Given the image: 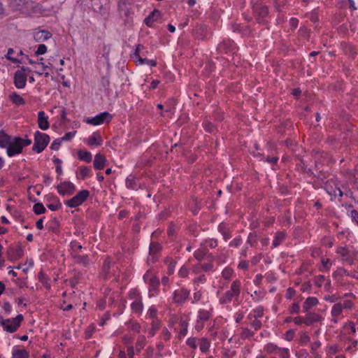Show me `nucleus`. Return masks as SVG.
Masks as SVG:
<instances>
[{
    "label": "nucleus",
    "mask_w": 358,
    "mask_h": 358,
    "mask_svg": "<svg viewBox=\"0 0 358 358\" xmlns=\"http://www.w3.org/2000/svg\"><path fill=\"white\" fill-rule=\"evenodd\" d=\"M162 248L161 245L156 242H152L150 244L149 248V256L148 257V263H153L156 261L157 257L156 255L159 252Z\"/></svg>",
    "instance_id": "nucleus-17"
},
{
    "label": "nucleus",
    "mask_w": 358,
    "mask_h": 358,
    "mask_svg": "<svg viewBox=\"0 0 358 358\" xmlns=\"http://www.w3.org/2000/svg\"><path fill=\"white\" fill-rule=\"evenodd\" d=\"M196 341H197L196 338L190 337L187 340L186 343L189 347H190L193 349H196L197 348Z\"/></svg>",
    "instance_id": "nucleus-54"
},
{
    "label": "nucleus",
    "mask_w": 358,
    "mask_h": 358,
    "mask_svg": "<svg viewBox=\"0 0 358 358\" xmlns=\"http://www.w3.org/2000/svg\"><path fill=\"white\" fill-rule=\"evenodd\" d=\"M233 45L234 42L232 41L226 40L219 45L218 49L220 52H227L228 49L231 48L233 46Z\"/></svg>",
    "instance_id": "nucleus-37"
},
{
    "label": "nucleus",
    "mask_w": 358,
    "mask_h": 358,
    "mask_svg": "<svg viewBox=\"0 0 358 358\" xmlns=\"http://www.w3.org/2000/svg\"><path fill=\"white\" fill-rule=\"evenodd\" d=\"M212 313L213 308L211 307L200 308L198 310L197 318L194 325V329L196 331L199 332L203 329L205 322L211 317Z\"/></svg>",
    "instance_id": "nucleus-6"
},
{
    "label": "nucleus",
    "mask_w": 358,
    "mask_h": 358,
    "mask_svg": "<svg viewBox=\"0 0 358 358\" xmlns=\"http://www.w3.org/2000/svg\"><path fill=\"white\" fill-rule=\"evenodd\" d=\"M162 17V13L159 10L155 9L150 14L145 18L144 22L150 27H152L155 22L158 21Z\"/></svg>",
    "instance_id": "nucleus-19"
},
{
    "label": "nucleus",
    "mask_w": 358,
    "mask_h": 358,
    "mask_svg": "<svg viewBox=\"0 0 358 358\" xmlns=\"http://www.w3.org/2000/svg\"><path fill=\"white\" fill-rule=\"evenodd\" d=\"M247 243L252 247H256L257 244V235L254 233H250L248 237Z\"/></svg>",
    "instance_id": "nucleus-49"
},
{
    "label": "nucleus",
    "mask_w": 358,
    "mask_h": 358,
    "mask_svg": "<svg viewBox=\"0 0 358 358\" xmlns=\"http://www.w3.org/2000/svg\"><path fill=\"white\" fill-rule=\"evenodd\" d=\"M118 9L120 11L123 12L126 16L129 15V9L127 8V5L124 2L118 4Z\"/></svg>",
    "instance_id": "nucleus-63"
},
{
    "label": "nucleus",
    "mask_w": 358,
    "mask_h": 358,
    "mask_svg": "<svg viewBox=\"0 0 358 358\" xmlns=\"http://www.w3.org/2000/svg\"><path fill=\"white\" fill-rule=\"evenodd\" d=\"M13 52L14 50L13 48H9L8 50L7 55H6V59L11 61L13 63H20V61L17 57H14L12 56Z\"/></svg>",
    "instance_id": "nucleus-51"
},
{
    "label": "nucleus",
    "mask_w": 358,
    "mask_h": 358,
    "mask_svg": "<svg viewBox=\"0 0 358 358\" xmlns=\"http://www.w3.org/2000/svg\"><path fill=\"white\" fill-rule=\"evenodd\" d=\"M353 306V302L350 299L334 303L331 310V321L335 324L338 323L343 318V312L351 310Z\"/></svg>",
    "instance_id": "nucleus-3"
},
{
    "label": "nucleus",
    "mask_w": 358,
    "mask_h": 358,
    "mask_svg": "<svg viewBox=\"0 0 358 358\" xmlns=\"http://www.w3.org/2000/svg\"><path fill=\"white\" fill-rule=\"evenodd\" d=\"M319 303L318 299L314 296L308 297L303 304V310L304 313H307L310 308L316 306Z\"/></svg>",
    "instance_id": "nucleus-24"
},
{
    "label": "nucleus",
    "mask_w": 358,
    "mask_h": 358,
    "mask_svg": "<svg viewBox=\"0 0 358 358\" xmlns=\"http://www.w3.org/2000/svg\"><path fill=\"white\" fill-rule=\"evenodd\" d=\"M11 136L7 134L3 130L0 131V148H7L11 140Z\"/></svg>",
    "instance_id": "nucleus-27"
},
{
    "label": "nucleus",
    "mask_w": 358,
    "mask_h": 358,
    "mask_svg": "<svg viewBox=\"0 0 358 358\" xmlns=\"http://www.w3.org/2000/svg\"><path fill=\"white\" fill-rule=\"evenodd\" d=\"M71 248L73 253L77 254L78 250H80L82 249V245L79 243L73 241L71 243Z\"/></svg>",
    "instance_id": "nucleus-60"
},
{
    "label": "nucleus",
    "mask_w": 358,
    "mask_h": 358,
    "mask_svg": "<svg viewBox=\"0 0 358 358\" xmlns=\"http://www.w3.org/2000/svg\"><path fill=\"white\" fill-rule=\"evenodd\" d=\"M264 350L268 355L277 354L279 347L273 343H268L264 346Z\"/></svg>",
    "instance_id": "nucleus-36"
},
{
    "label": "nucleus",
    "mask_w": 358,
    "mask_h": 358,
    "mask_svg": "<svg viewBox=\"0 0 358 358\" xmlns=\"http://www.w3.org/2000/svg\"><path fill=\"white\" fill-rule=\"evenodd\" d=\"M180 326L181 329L179 332V335L180 336H185L187 333L188 322L184 320H180Z\"/></svg>",
    "instance_id": "nucleus-44"
},
{
    "label": "nucleus",
    "mask_w": 358,
    "mask_h": 358,
    "mask_svg": "<svg viewBox=\"0 0 358 358\" xmlns=\"http://www.w3.org/2000/svg\"><path fill=\"white\" fill-rule=\"evenodd\" d=\"M218 230L222 234L225 241H227L231 238V234L227 224L221 223L218 226Z\"/></svg>",
    "instance_id": "nucleus-30"
},
{
    "label": "nucleus",
    "mask_w": 358,
    "mask_h": 358,
    "mask_svg": "<svg viewBox=\"0 0 358 358\" xmlns=\"http://www.w3.org/2000/svg\"><path fill=\"white\" fill-rule=\"evenodd\" d=\"M190 292L185 287L176 289L172 294L173 302L178 304H183L189 298Z\"/></svg>",
    "instance_id": "nucleus-10"
},
{
    "label": "nucleus",
    "mask_w": 358,
    "mask_h": 358,
    "mask_svg": "<svg viewBox=\"0 0 358 358\" xmlns=\"http://www.w3.org/2000/svg\"><path fill=\"white\" fill-rule=\"evenodd\" d=\"M12 358H29V353L26 350H15L13 352Z\"/></svg>",
    "instance_id": "nucleus-40"
},
{
    "label": "nucleus",
    "mask_w": 358,
    "mask_h": 358,
    "mask_svg": "<svg viewBox=\"0 0 358 358\" xmlns=\"http://www.w3.org/2000/svg\"><path fill=\"white\" fill-rule=\"evenodd\" d=\"M144 48L143 45L138 44L136 45V48L135 50V52L134 53V58L135 59L136 63L137 64H148L150 66H155L157 65V62L152 59H148L145 58H143L140 56V53L141 50Z\"/></svg>",
    "instance_id": "nucleus-13"
},
{
    "label": "nucleus",
    "mask_w": 358,
    "mask_h": 358,
    "mask_svg": "<svg viewBox=\"0 0 358 358\" xmlns=\"http://www.w3.org/2000/svg\"><path fill=\"white\" fill-rule=\"evenodd\" d=\"M90 192L84 189L77 193L73 198L64 201V204L69 208H76L83 203L89 197Z\"/></svg>",
    "instance_id": "nucleus-7"
},
{
    "label": "nucleus",
    "mask_w": 358,
    "mask_h": 358,
    "mask_svg": "<svg viewBox=\"0 0 358 358\" xmlns=\"http://www.w3.org/2000/svg\"><path fill=\"white\" fill-rule=\"evenodd\" d=\"M250 326L255 329V330H258L262 327V322L258 319H252L250 320Z\"/></svg>",
    "instance_id": "nucleus-57"
},
{
    "label": "nucleus",
    "mask_w": 358,
    "mask_h": 358,
    "mask_svg": "<svg viewBox=\"0 0 358 358\" xmlns=\"http://www.w3.org/2000/svg\"><path fill=\"white\" fill-rule=\"evenodd\" d=\"M206 255H207V250L205 248H200L197 249L194 253V257L198 261L203 260L205 258V257L206 256Z\"/></svg>",
    "instance_id": "nucleus-38"
},
{
    "label": "nucleus",
    "mask_w": 358,
    "mask_h": 358,
    "mask_svg": "<svg viewBox=\"0 0 358 358\" xmlns=\"http://www.w3.org/2000/svg\"><path fill=\"white\" fill-rule=\"evenodd\" d=\"M50 140V138L48 134L38 131H36L34 134V143L32 150L37 153H41L48 145Z\"/></svg>",
    "instance_id": "nucleus-5"
},
{
    "label": "nucleus",
    "mask_w": 358,
    "mask_h": 358,
    "mask_svg": "<svg viewBox=\"0 0 358 358\" xmlns=\"http://www.w3.org/2000/svg\"><path fill=\"white\" fill-rule=\"evenodd\" d=\"M113 115L108 112H103L92 117H87L85 121L87 124L97 126L111 121Z\"/></svg>",
    "instance_id": "nucleus-8"
},
{
    "label": "nucleus",
    "mask_w": 358,
    "mask_h": 358,
    "mask_svg": "<svg viewBox=\"0 0 358 358\" xmlns=\"http://www.w3.org/2000/svg\"><path fill=\"white\" fill-rule=\"evenodd\" d=\"M126 186L130 189H135L137 186L136 178L132 175H129L126 179Z\"/></svg>",
    "instance_id": "nucleus-42"
},
{
    "label": "nucleus",
    "mask_w": 358,
    "mask_h": 358,
    "mask_svg": "<svg viewBox=\"0 0 358 358\" xmlns=\"http://www.w3.org/2000/svg\"><path fill=\"white\" fill-rule=\"evenodd\" d=\"M144 281L149 285V292L155 291L159 285V279L155 276L150 271H148L143 275Z\"/></svg>",
    "instance_id": "nucleus-14"
},
{
    "label": "nucleus",
    "mask_w": 358,
    "mask_h": 358,
    "mask_svg": "<svg viewBox=\"0 0 358 358\" xmlns=\"http://www.w3.org/2000/svg\"><path fill=\"white\" fill-rule=\"evenodd\" d=\"M306 317V325L310 326L313 323L320 322L322 320V317L313 312H307L305 316Z\"/></svg>",
    "instance_id": "nucleus-20"
},
{
    "label": "nucleus",
    "mask_w": 358,
    "mask_h": 358,
    "mask_svg": "<svg viewBox=\"0 0 358 358\" xmlns=\"http://www.w3.org/2000/svg\"><path fill=\"white\" fill-rule=\"evenodd\" d=\"M285 237V234L282 231H278L275 236L273 241V247L276 248L281 244V243L284 241Z\"/></svg>",
    "instance_id": "nucleus-32"
},
{
    "label": "nucleus",
    "mask_w": 358,
    "mask_h": 358,
    "mask_svg": "<svg viewBox=\"0 0 358 358\" xmlns=\"http://www.w3.org/2000/svg\"><path fill=\"white\" fill-rule=\"evenodd\" d=\"M31 143L30 139H24L20 137L12 138L9 145L6 148L7 155L13 157L22 152L23 148L29 145Z\"/></svg>",
    "instance_id": "nucleus-4"
},
{
    "label": "nucleus",
    "mask_w": 358,
    "mask_h": 358,
    "mask_svg": "<svg viewBox=\"0 0 358 358\" xmlns=\"http://www.w3.org/2000/svg\"><path fill=\"white\" fill-rule=\"evenodd\" d=\"M48 117L44 111H39L38 113V127L42 130H46L49 128Z\"/></svg>",
    "instance_id": "nucleus-22"
},
{
    "label": "nucleus",
    "mask_w": 358,
    "mask_h": 358,
    "mask_svg": "<svg viewBox=\"0 0 358 358\" xmlns=\"http://www.w3.org/2000/svg\"><path fill=\"white\" fill-rule=\"evenodd\" d=\"M146 344V338L144 335H140L136 343V349L138 352L141 351Z\"/></svg>",
    "instance_id": "nucleus-39"
},
{
    "label": "nucleus",
    "mask_w": 358,
    "mask_h": 358,
    "mask_svg": "<svg viewBox=\"0 0 358 358\" xmlns=\"http://www.w3.org/2000/svg\"><path fill=\"white\" fill-rule=\"evenodd\" d=\"M33 210L36 215H41L45 212V208L41 203H36L33 206Z\"/></svg>",
    "instance_id": "nucleus-45"
},
{
    "label": "nucleus",
    "mask_w": 358,
    "mask_h": 358,
    "mask_svg": "<svg viewBox=\"0 0 358 358\" xmlns=\"http://www.w3.org/2000/svg\"><path fill=\"white\" fill-rule=\"evenodd\" d=\"M254 336V332L248 328H243L241 333V338L243 339H247Z\"/></svg>",
    "instance_id": "nucleus-47"
},
{
    "label": "nucleus",
    "mask_w": 358,
    "mask_h": 358,
    "mask_svg": "<svg viewBox=\"0 0 358 358\" xmlns=\"http://www.w3.org/2000/svg\"><path fill=\"white\" fill-rule=\"evenodd\" d=\"M52 36L50 32L46 30H40L34 33V38L36 42L45 41Z\"/></svg>",
    "instance_id": "nucleus-25"
},
{
    "label": "nucleus",
    "mask_w": 358,
    "mask_h": 358,
    "mask_svg": "<svg viewBox=\"0 0 358 358\" xmlns=\"http://www.w3.org/2000/svg\"><path fill=\"white\" fill-rule=\"evenodd\" d=\"M202 298V292L200 290L194 292L193 294L192 303H198Z\"/></svg>",
    "instance_id": "nucleus-56"
},
{
    "label": "nucleus",
    "mask_w": 358,
    "mask_h": 358,
    "mask_svg": "<svg viewBox=\"0 0 358 358\" xmlns=\"http://www.w3.org/2000/svg\"><path fill=\"white\" fill-rule=\"evenodd\" d=\"M58 193L60 195H71L75 191V185L71 182H64L59 184L57 187Z\"/></svg>",
    "instance_id": "nucleus-15"
},
{
    "label": "nucleus",
    "mask_w": 358,
    "mask_h": 358,
    "mask_svg": "<svg viewBox=\"0 0 358 358\" xmlns=\"http://www.w3.org/2000/svg\"><path fill=\"white\" fill-rule=\"evenodd\" d=\"M189 268L185 266H182L178 271V275L180 278H187L189 275Z\"/></svg>",
    "instance_id": "nucleus-53"
},
{
    "label": "nucleus",
    "mask_w": 358,
    "mask_h": 358,
    "mask_svg": "<svg viewBox=\"0 0 358 358\" xmlns=\"http://www.w3.org/2000/svg\"><path fill=\"white\" fill-rule=\"evenodd\" d=\"M264 309L262 306H259L253 309L248 315V320L258 319L264 315Z\"/></svg>",
    "instance_id": "nucleus-26"
},
{
    "label": "nucleus",
    "mask_w": 358,
    "mask_h": 358,
    "mask_svg": "<svg viewBox=\"0 0 358 358\" xmlns=\"http://www.w3.org/2000/svg\"><path fill=\"white\" fill-rule=\"evenodd\" d=\"M40 282L44 285V287L49 289H50V278L47 277L43 272H41L38 275Z\"/></svg>",
    "instance_id": "nucleus-41"
},
{
    "label": "nucleus",
    "mask_w": 358,
    "mask_h": 358,
    "mask_svg": "<svg viewBox=\"0 0 358 358\" xmlns=\"http://www.w3.org/2000/svg\"><path fill=\"white\" fill-rule=\"evenodd\" d=\"M63 141L62 140V138H57L55 139V141H53V142L52 143L51 145H50V148L53 150H58L59 149V147H60V145H61V143Z\"/></svg>",
    "instance_id": "nucleus-58"
},
{
    "label": "nucleus",
    "mask_w": 358,
    "mask_h": 358,
    "mask_svg": "<svg viewBox=\"0 0 358 358\" xmlns=\"http://www.w3.org/2000/svg\"><path fill=\"white\" fill-rule=\"evenodd\" d=\"M27 69L22 67L20 70L15 71L14 73V84L18 89H23L27 83V74L25 73Z\"/></svg>",
    "instance_id": "nucleus-12"
},
{
    "label": "nucleus",
    "mask_w": 358,
    "mask_h": 358,
    "mask_svg": "<svg viewBox=\"0 0 358 358\" xmlns=\"http://www.w3.org/2000/svg\"><path fill=\"white\" fill-rule=\"evenodd\" d=\"M10 101L15 105L21 106L25 103V101L22 96L18 94L17 92H12L9 95Z\"/></svg>",
    "instance_id": "nucleus-29"
},
{
    "label": "nucleus",
    "mask_w": 358,
    "mask_h": 358,
    "mask_svg": "<svg viewBox=\"0 0 358 358\" xmlns=\"http://www.w3.org/2000/svg\"><path fill=\"white\" fill-rule=\"evenodd\" d=\"M8 258L10 260H16L20 259L23 255L22 250L20 247L9 248L8 250Z\"/></svg>",
    "instance_id": "nucleus-21"
},
{
    "label": "nucleus",
    "mask_w": 358,
    "mask_h": 358,
    "mask_svg": "<svg viewBox=\"0 0 358 358\" xmlns=\"http://www.w3.org/2000/svg\"><path fill=\"white\" fill-rule=\"evenodd\" d=\"M47 51V47L44 44H41L38 45V49L35 52L36 55H43Z\"/></svg>",
    "instance_id": "nucleus-61"
},
{
    "label": "nucleus",
    "mask_w": 358,
    "mask_h": 358,
    "mask_svg": "<svg viewBox=\"0 0 358 358\" xmlns=\"http://www.w3.org/2000/svg\"><path fill=\"white\" fill-rule=\"evenodd\" d=\"M8 6L13 11L27 15L42 13L41 5L32 0H8Z\"/></svg>",
    "instance_id": "nucleus-1"
},
{
    "label": "nucleus",
    "mask_w": 358,
    "mask_h": 358,
    "mask_svg": "<svg viewBox=\"0 0 358 358\" xmlns=\"http://www.w3.org/2000/svg\"><path fill=\"white\" fill-rule=\"evenodd\" d=\"M168 262H169V264H168V268H167V273L169 275H172L175 271L176 262L175 261H173V259H169Z\"/></svg>",
    "instance_id": "nucleus-52"
},
{
    "label": "nucleus",
    "mask_w": 358,
    "mask_h": 358,
    "mask_svg": "<svg viewBox=\"0 0 358 358\" xmlns=\"http://www.w3.org/2000/svg\"><path fill=\"white\" fill-rule=\"evenodd\" d=\"M84 141L90 146H99L103 143L101 136L99 133H93L90 137L85 139Z\"/></svg>",
    "instance_id": "nucleus-18"
},
{
    "label": "nucleus",
    "mask_w": 358,
    "mask_h": 358,
    "mask_svg": "<svg viewBox=\"0 0 358 358\" xmlns=\"http://www.w3.org/2000/svg\"><path fill=\"white\" fill-rule=\"evenodd\" d=\"M106 163V159L104 155L98 153L94 157V167L96 170H101L104 168Z\"/></svg>",
    "instance_id": "nucleus-23"
},
{
    "label": "nucleus",
    "mask_w": 358,
    "mask_h": 358,
    "mask_svg": "<svg viewBox=\"0 0 358 358\" xmlns=\"http://www.w3.org/2000/svg\"><path fill=\"white\" fill-rule=\"evenodd\" d=\"M47 206L50 210L55 211L62 208V203L58 199H55L54 203H49Z\"/></svg>",
    "instance_id": "nucleus-50"
},
{
    "label": "nucleus",
    "mask_w": 358,
    "mask_h": 358,
    "mask_svg": "<svg viewBox=\"0 0 358 358\" xmlns=\"http://www.w3.org/2000/svg\"><path fill=\"white\" fill-rule=\"evenodd\" d=\"M241 282L236 279L234 280L230 286V289L225 292L219 299V302L220 304H227L229 303L233 299H234L235 301L237 302L238 304L240 303L239 301V296L241 294Z\"/></svg>",
    "instance_id": "nucleus-2"
},
{
    "label": "nucleus",
    "mask_w": 358,
    "mask_h": 358,
    "mask_svg": "<svg viewBox=\"0 0 358 358\" xmlns=\"http://www.w3.org/2000/svg\"><path fill=\"white\" fill-rule=\"evenodd\" d=\"M131 308L134 313L141 314L143 309L142 301L141 299H136L132 302Z\"/></svg>",
    "instance_id": "nucleus-31"
},
{
    "label": "nucleus",
    "mask_w": 358,
    "mask_h": 358,
    "mask_svg": "<svg viewBox=\"0 0 358 358\" xmlns=\"http://www.w3.org/2000/svg\"><path fill=\"white\" fill-rule=\"evenodd\" d=\"M79 170V174L82 179H85L91 175V169L90 167L81 166Z\"/></svg>",
    "instance_id": "nucleus-43"
},
{
    "label": "nucleus",
    "mask_w": 358,
    "mask_h": 358,
    "mask_svg": "<svg viewBox=\"0 0 358 358\" xmlns=\"http://www.w3.org/2000/svg\"><path fill=\"white\" fill-rule=\"evenodd\" d=\"M253 10L255 15L256 20L259 24H264L266 22V18L268 16V8L262 3L253 5Z\"/></svg>",
    "instance_id": "nucleus-11"
},
{
    "label": "nucleus",
    "mask_w": 358,
    "mask_h": 358,
    "mask_svg": "<svg viewBox=\"0 0 358 358\" xmlns=\"http://www.w3.org/2000/svg\"><path fill=\"white\" fill-rule=\"evenodd\" d=\"M241 243V238L240 236H237L229 243V246L238 248Z\"/></svg>",
    "instance_id": "nucleus-59"
},
{
    "label": "nucleus",
    "mask_w": 358,
    "mask_h": 358,
    "mask_svg": "<svg viewBox=\"0 0 358 358\" xmlns=\"http://www.w3.org/2000/svg\"><path fill=\"white\" fill-rule=\"evenodd\" d=\"M350 216L352 220L358 225V211L356 210H351Z\"/></svg>",
    "instance_id": "nucleus-64"
},
{
    "label": "nucleus",
    "mask_w": 358,
    "mask_h": 358,
    "mask_svg": "<svg viewBox=\"0 0 358 358\" xmlns=\"http://www.w3.org/2000/svg\"><path fill=\"white\" fill-rule=\"evenodd\" d=\"M134 337L131 334H126L122 338V341L124 345L127 346V354L129 358H133L134 356V349L132 345Z\"/></svg>",
    "instance_id": "nucleus-16"
},
{
    "label": "nucleus",
    "mask_w": 358,
    "mask_h": 358,
    "mask_svg": "<svg viewBox=\"0 0 358 358\" xmlns=\"http://www.w3.org/2000/svg\"><path fill=\"white\" fill-rule=\"evenodd\" d=\"M22 320L23 316L21 314L17 315L14 318L5 320L3 324L4 330L10 333L16 331L20 326Z\"/></svg>",
    "instance_id": "nucleus-9"
},
{
    "label": "nucleus",
    "mask_w": 358,
    "mask_h": 358,
    "mask_svg": "<svg viewBox=\"0 0 358 358\" xmlns=\"http://www.w3.org/2000/svg\"><path fill=\"white\" fill-rule=\"evenodd\" d=\"M157 313V310L155 306H150L148 310L147 315L149 317L152 318V320L157 319L156 315Z\"/></svg>",
    "instance_id": "nucleus-55"
},
{
    "label": "nucleus",
    "mask_w": 358,
    "mask_h": 358,
    "mask_svg": "<svg viewBox=\"0 0 358 358\" xmlns=\"http://www.w3.org/2000/svg\"><path fill=\"white\" fill-rule=\"evenodd\" d=\"M277 355L280 358H289L290 353L288 348H279V350L277 352Z\"/></svg>",
    "instance_id": "nucleus-48"
},
{
    "label": "nucleus",
    "mask_w": 358,
    "mask_h": 358,
    "mask_svg": "<svg viewBox=\"0 0 358 358\" xmlns=\"http://www.w3.org/2000/svg\"><path fill=\"white\" fill-rule=\"evenodd\" d=\"M210 346V342L207 338L203 337L199 340V348L202 352H207L209 350Z\"/></svg>",
    "instance_id": "nucleus-34"
},
{
    "label": "nucleus",
    "mask_w": 358,
    "mask_h": 358,
    "mask_svg": "<svg viewBox=\"0 0 358 358\" xmlns=\"http://www.w3.org/2000/svg\"><path fill=\"white\" fill-rule=\"evenodd\" d=\"M73 258L75 263L81 264L84 266H87L90 264V260L88 256L87 255H80L78 254H74L73 255Z\"/></svg>",
    "instance_id": "nucleus-28"
},
{
    "label": "nucleus",
    "mask_w": 358,
    "mask_h": 358,
    "mask_svg": "<svg viewBox=\"0 0 358 358\" xmlns=\"http://www.w3.org/2000/svg\"><path fill=\"white\" fill-rule=\"evenodd\" d=\"M161 327V322L158 319H154L151 323V329L149 331V335L151 337H153L157 331Z\"/></svg>",
    "instance_id": "nucleus-33"
},
{
    "label": "nucleus",
    "mask_w": 358,
    "mask_h": 358,
    "mask_svg": "<svg viewBox=\"0 0 358 358\" xmlns=\"http://www.w3.org/2000/svg\"><path fill=\"white\" fill-rule=\"evenodd\" d=\"M78 157L80 160L87 163L92 162V154L86 150H79L78 152Z\"/></svg>",
    "instance_id": "nucleus-35"
},
{
    "label": "nucleus",
    "mask_w": 358,
    "mask_h": 358,
    "mask_svg": "<svg viewBox=\"0 0 358 358\" xmlns=\"http://www.w3.org/2000/svg\"><path fill=\"white\" fill-rule=\"evenodd\" d=\"M206 281L205 275H201L197 278H195L193 280L194 283L199 285V284H203Z\"/></svg>",
    "instance_id": "nucleus-62"
},
{
    "label": "nucleus",
    "mask_w": 358,
    "mask_h": 358,
    "mask_svg": "<svg viewBox=\"0 0 358 358\" xmlns=\"http://www.w3.org/2000/svg\"><path fill=\"white\" fill-rule=\"evenodd\" d=\"M234 274L233 269L230 268H225L222 272V276L225 280H229Z\"/></svg>",
    "instance_id": "nucleus-46"
}]
</instances>
